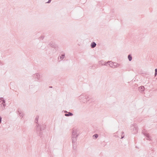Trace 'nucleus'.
Returning a JSON list of instances; mask_svg holds the SVG:
<instances>
[{"instance_id":"nucleus-11","label":"nucleus","mask_w":157,"mask_h":157,"mask_svg":"<svg viewBox=\"0 0 157 157\" xmlns=\"http://www.w3.org/2000/svg\"><path fill=\"white\" fill-rule=\"evenodd\" d=\"M73 144V149L75 150L77 148V143H72Z\"/></svg>"},{"instance_id":"nucleus-29","label":"nucleus","mask_w":157,"mask_h":157,"mask_svg":"<svg viewBox=\"0 0 157 157\" xmlns=\"http://www.w3.org/2000/svg\"><path fill=\"white\" fill-rule=\"evenodd\" d=\"M157 75V72H155V76H156Z\"/></svg>"},{"instance_id":"nucleus-7","label":"nucleus","mask_w":157,"mask_h":157,"mask_svg":"<svg viewBox=\"0 0 157 157\" xmlns=\"http://www.w3.org/2000/svg\"><path fill=\"white\" fill-rule=\"evenodd\" d=\"M96 46V44L94 42H93L91 44L90 46L92 48H95Z\"/></svg>"},{"instance_id":"nucleus-8","label":"nucleus","mask_w":157,"mask_h":157,"mask_svg":"<svg viewBox=\"0 0 157 157\" xmlns=\"http://www.w3.org/2000/svg\"><path fill=\"white\" fill-rule=\"evenodd\" d=\"M50 46L52 48H55L56 45L55 44V43L53 42H51L49 44Z\"/></svg>"},{"instance_id":"nucleus-26","label":"nucleus","mask_w":157,"mask_h":157,"mask_svg":"<svg viewBox=\"0 0 157 157\" xmlns=\"http://www.w3.org/2000/svg\"><path fill=\"white\" fill-rule=\"evenodd\" d=\"M44 38V36H42L39 38L40 39H41L42 40Z\"/></svg>"},{"instance_id":"nucleus-10","label":"nucleus","mask_w":157,"mask_h":157,"mask_svg":"<svg viewBox=\"0 0 157 157\" xmlns=\"http://www.w3.org/2000/svg\"><path fill=\"white\" fill-rule=\"evenodd\" d=\"M0 100L2 101V104L3 105V106L5 107L6 105H5V100H4L3 98H0Z\"/></svg>"},{"instance_id":"nucleus-1","label":"nucleus","mask_w":157,"mask_h":157,"mask_svg":"<svg viewBox=\"0 0 157 157\" xmlns=\"http://www.w3.org/2000/svg\"><path fill=\"white\" fill-rule=\"evenodd\" d=\"M36 131L37 132L43 130L46 128V125L43 124H37V125H36Z\"/></svg>"},{"instance_id":"nucleus-20","label":"nucleus","mask_w":157,"mask_h":157,"mask_svg":"<svg viewBox=\"0 0 157 157\" xmlns=\"http://www.w3.org/2000/svg\"><path fill=\"white\" fill-rule=\"evenodd\" d=\"M93 137L94 138H95V139H96L98 137V135L97 134H95L93 136Z\"/></svg>"},{"instance_id":"nucleus-25","label":"nucleus","mask_w":157,"mask_h":157,"mask_svg":"<svg viewBox=\"0 0 157 157\" xmlns=\"http://www.w3.org/2000/svg\"><path fill=\"white\" fill-rule=\"evenodd\" d=\"M122 135L121 136V139L123 138L124 137V135H123V134L124 133V132H122Z\"/></svg>"},{"instance_id":"nucleus-6","label":"nucleus","mask_w":157,"mask_h":157,"mask_svg":"<svg viewBox=\"0 0 157 157\" xmlns=\"http://www.w3.org/2000/svg\"><path fill=\"white\" fill-rule=\"evenodd\" d=\"M138 90L140 91L141 92H142L144 90V87L143 86H141L139 87Z\"/></svg>"},{"instance_id":"nucleus-22","label":"nucleus","mask_w":157,"mask_h":157,"mask_svg":"<svg viewBox=\"0 0 157 157\" xmlns=\"http://www.w3.org/2000/svg\"><path fill=\"white\" fill-rule=\"evenodd\" d=\"M145 130H146L145 129H144L142 130V133L144 135L145 134H146L147 133L145 132Z\"/></svg>"},{"instance_id":"nucleus-35","label":"nucleus","mask_w":157,"mask_h":157,"mask_svg":"<svg viewBox=\"0 0 157 157\" xmlns=\"http://www.w3.org/2000/svg\"><path fill=\"white\" fill-rule=\"evenodd\" d=\"M86 0H85V1H86Z\"/></svg>"},{"instance_id":"nucleus-13","label":"nucleus","mask_w":157,"mask_h":157,"mask_svg":"<svg viewBox=\"0 0 157 157\" xmlns=\"http://www.w3.org/2000/svg\"><path fill=\"white\" fill-rule=\"evenodd\" d=\"M17 112L18 113V114L20 116H22V117L23 116V113L22 112H21V110H20V109H18Z\"/></svg>"},{"instance_id":"nucleus-4","label":"nucleus","mask_w":157,"mask_h":157,"mask_svg":"<svg viewBox=\"0 0 157 157\" xmlns=\"http://www.w3.org/2000/svg\"><path fill=\"white\" fill-rule=\"evenodd\" d=\"M33 76L34 78H37V81H38L40 79V75L38 73H37L34 74Z\"/></svg>"},{"instance_id":"nucleus-3","label":"nucleus","mask_w":157,"mask_h":157,"mask_svg":"<svg viewBox=\"0 0 157 157\" xmlns=\"http://www.w3.org/2000/svg\"><path fill=\"white\" fill-rule=\"evenodd\" d=\"M134 128H135V132H134V133H136L137 132V126H136V125L135 124H132V125L131 126V129H134Z\"/></svg>"},{"instance_id":"nucleus-31","label":"nucleus","mask_w":157,"mask_h":157,"mask_svg":"<svg viewBox=\"0 0 157 157\" xmlns=\"http://www.w3.org/2000/svg\"><path fill=\"white\" fill-rule=\"evenodd\" d=\"M155 72H157V69H155Z\"/></svg>"},{"instance_id":"nucleus-27","label":"nucleus","mask_w":157,"mask_h":157,"mask_svg":"<svg viewBox=\"0 0 157 157\" xmlns=\"http://www.w3.org/2000/svg\"><path fill=\"white\" fill-rule=\"evenodd\" d=\"M2 118L1 116H0V124L2 122Z\"/></svg>"},{"instance_id":"nucleus-17","label":"nucleus","mask_w":157,"mask_h":157,"mask_svg":"<svg viewBox=\"0 0 157 157\" xmlns=\"http://www.w3.org/2000/svg\"><path fill=\"white\" fill-rule=\"evenodd\" d=\"M65 54H62L61 56H60V58L61 60H63L64 57H65Z\"/></svg>"},{"instance_id":"nucleus-16","label":"nucleus","mask_w":157,"mask_h":157,"mask_svg":"<svg viewBox=\"0 0 157 157\" xmlns=\"http://www.w3.org/2000/svg\"><path fill=\"white\" fill-rule=\"evenodd\" d=\"M39 118V116H36L35 119V121L36 123L37 124L38 122V119Z\"/></svg>"},{"instance_id":"nucleus-33","label":"nucleus","mask_w":157,"mask_h":157,"mask_svg":"<svg viewBox=\"0 0 157 157\" xmlns=\"http://www.w3.org/2000/svg\"><path fill=\"white\" fill-rule=\"evenodd\" d=\"M49 87L50 88H52V86H49Z\"/></svg>"},{"instance_id":"nucleus-2","label":"nucleus","mask_w":157,"mask_h":157,"mask_svg":"<svg viewBox=\"0 0 157 157\" xmlns=\"http://www.w3.org/2000/svg\"><path fill=\"white\" fill-rule=\"evenodd\" d=\"M78 134L77 133V131L76 129H73L72 132V137H77Z\"/></svg>"},{"instance_id":"nucleus-15","label":"nucleus","mask_w":157,"mask_h":157,"mask_svg":"<svg viewBox=\"0 0 157 157\" xmlns=\"http://www.w3.org/2000/svg\"><path fill=\"white\" fill-rule=\"evenodd\" d=\"M128 59L129 61H131L132 59V56L131 55H129L128 56Z\"/></svg>"},{"instance_id":"nucleus-12","label":"nucleus","mask_w":157,"mask_h":157,"mask_svg":"<svg viewBox=\"0 0 157 157\" xmlns=\"http://www.w3.org/2000/svg\"><path fill=\"white\" fill-rule=\"evenodd\" d=\"M72 143H77V137H72Z\"/></svg>"},{"instance_id":"nucleus-18","label":"nucleus","mask_w":157,"mask_h":157,"mask_svg":"<svg viewBox=\"0 0 157 157\" xmlns=\"http://www.w3.org/2000/svg\"><path fill=\"white\" fill-rule=\"evenodd\" d=\"M109 66L112 67H113V62H112V61H111V62L110 63H109ZM114 67H113V68H114Z\"/></svg>"},{"instance_id":"nucleus-28","label":"nucleus","mask_w":157,"mask_h":157,"mask_svg":"<svg viewBox=\"0 0 157 157\" xmlns=\"http://www.w3.org/2000/svg\"><path fill=\"white\" fill-rule=\"evenodd\" d=\"M51 0H48V2H47V3H50L51 2Z\"/></svg>"},{"instance_id":"nucleus-21","label":"nucleus","mask_w":157,"mask_h":157,"mask_svg":"<svg viewBox=\"0 0 157 157\" xmlns=\"http://www.w3.org/2000/svg\"><path fill=\"white\" fill-rule=\"evenodd\" d=\"M111 62V61H108L107 62H105V63H104V65L105 66H107V64L109 63H110Z\"/></svg>"},{"instance_id":"nucleus-14","label":"nucleus","mask_w":157,"mask_h":157,"mask_svg":"<svg viewBox=\"0 0 157 157\" xmlns=\"http://www.w3.org/2000/svg\"><path fill=\"white\" fill-rule=\"evenodd\" d=\"M86 99V97L84 96L83 95H81L79 97V99L80 100H81L82 99Z\"/></svg>"},{"instance_id":"nucleus-24","label":"nucleus","mask_w":157,"mask_h":157,"mask_svg":"<svg viewBox=\"0 0 157 157\" xmlns=\"http://www.w3.org/2000/svg\"><path fill=\"white\" fill-rule=\"evenodd\" d=\"M113 66L115 67V66H117V65H118V64L115 62H113Z\"/></svg>"},{"instance_id":"nucleus-5","label":"nucleus","mask_w":157,"mask_h":157,"mask_svg":"<svg viewBox=\"0 0 157 157\" xmlns=\"http://www.w3.org/2000/svg\"><path fill=\"white\" fill-rule=\"evenodd\" d=\"M145 136H146L147 137L146 139L149 140H151V137L150 136L149 134L148 133H147L146 134H145L144 135Z\"/></svg>"},{"instance_id":"nucleus-23","label":"nucleus","mask_w":157,"mask_h":157,"mask_svg":"<svg viewBox=\"0 0 157 157\" xmlns=\"http://www.w3.org/2000/svg\"><path fill=\"white\" fill-rule=\"evenodd\" d=\"M86 102H87L89 100H90V98H89L88 97H86Z\"/></svg>"},{"instance_id":"nucleus-19","label":"nucleus","mask_w":157,"mask_h":157,"mask_svg":"<svg viewBox=\"0 0 157 157\" xmlns=\"http://www.w3.org/2000/svg\"><path fill=\"white\" fill-rule=\"evenodd\" d=\"M99 64L101 65H104V63L103 61V60H101L99 61Z\"/></svg>"},{"instance_id":"nucleus-9","label":"nucleus","mask_w":157,"mask_h":157,"mask_svg":"<svg viewBox=\"0 0 157 157\" xmlns=\"http://www.w3.org/2000/svg\"><path fill=\"white\" fill-rule=\"evenodd\" d=\"M67 113H65V116L67 117H69L70 116H72L73 115V114L71 112H68Z\"/></svg>"},{"instance_id":"nucleus-32","label":"nucleus","mask_w":157,"mask_h":157,"mask_svg":"<svg viewBox=\"0 0 157 157\" xmlns=\"http://www.w3.org/2000/svg\"><path fill=\"white\" fill-rule=\"evenodd\" d=\"M64 113H68V112H67V111L65 110V111H64Z\"/></svg>"},{"instance_id":"nucleus-30","label":"nucleus","mask_w":157,"mask_h":157,"mask_svg":"<svg viewBox=\"0 0 157 157\" xmlns=\"http://www.w3.org/2000/svg\"><path fill=\"white\" fill-rule=\"evenodd\" d=\"M41 133H42V132H40L39 133V135L40 136L41 135V134H42Z\"/></svg>"},{"instance_id":"nucleus-34","label":"nucleus","mask_w":157,"mask_h":157,"mask_svg":"<svg viewBox=\"0 0 157 157\" xmlns=\"http://www.w3.org/2000/svg\"><path fill=\"white\" fill-rule=\"evenodd\" d=\"M82 101L84 102V101Z\"/></svg>"}]
</instances>
